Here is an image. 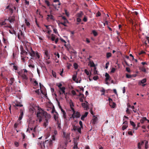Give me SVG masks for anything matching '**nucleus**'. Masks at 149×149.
<instances>
[{"label":"nucleus","instance_id":"1","mask_svg":"<svg viewBox=\"0 0 149 149\" xmlns=\"http://www.w3.org/2000/svg\"><path fill=\"white\" fill-rule=\"evenodd\" d=\"M32 110L36 113V111H37L36 115L37 117L38 118V120H39L40 122L42 120V118H45V121L44 122L43 126L45 127L47 125L48 123V119L51 118V115L50 114L47 113L46 112L42 110L41 108H40L38 106H36L34 104L32 105Z\"/></svg>","mask_w":149,"mask_h":149},{"label":"nucleus","instance_id":"2","mask_svg":"<svg viewBox=\"0 0 149 149\" xmlns=\"http://www.w3.org/2000/svg\"><path fill=\"white\" fill-rule=\"evenodd\" d=\"M56 139V138L54 136H53L52 139L47 140L43 142H41L38 143L39 146H40L41 148L43 149H44L46 147L48 148L49 146L51 147L53 145V141H54Z\"/></svg>","mask_w":149,"mask_h":149},{"label":"nucleus","instance_id":"3","mask_svg":"<svg viewBox=\"0 0 149 149\" xmlns=\"http://www.w3.org/2000/svg\"><path fill=\"white\" fill-rule=\"evenodd\" d=\"M31 51L29 52V54L31 56V59L34 60L38 59L40 58V54L38 52H35L30 47Z\"/></svg>","mask_w":149,"mask_h":149},{"label":"nucleus","instance_id":"4","mask_svg":"<svg viewBox=\"0 0 149 149\" xmlns=\"http://www.w3.org/2000/svg\"><path fill=\"white\" fill-rule=\"evenodd\" d=\"M72 110L73 111V114L70 118H72L74 119L75 118H79L80 117L81 115L79 112L76 111L74 109H72Z\"/></svg>","mask_w":149,"mask_h":149},{"label":"nucleus","instance_id":"5","mask_svg":"<svg viewBox=\"0 0 149 149\" xmlns=\"http://www.w3.org/2000/svg\"><path fill=\"white\" fill-rule=\"evenodd\" d=\"M17 37L18 39L21 40L24 38V35L21 30H19L17 34Z\"/></svg>","mask_w":149,"mask_h":149},{"label":"nucleus","instance_id":"6","mask_svg":"<svg viewBox=\"0 0 149 149\" xmlns=\"http://www.w3.org/2000/svg\"><path fill=\"white\" fill-rule=\"evenodd\" d=\"M5 27H8L10 29H12L11 30H9V33H11V34H14L16 36H17V33L16 31H15L14 29H13V28H12V26L10 25H9V26H5Z\"/></svg>","mask_w":149,"mask_h":149},{"label":"nucleus","instance_id":"7","mask_svg":"<svg viewBox=\"0 0 149 149\" xmlns=\"http://www.w3.org/2000/svg\"><path fill=\"white\" fill-rule=\"evenodd\" d=\"M54 2H58V4H53L52 5V6H53L55 10H58V8H59V6L61 5V3L59 2V0H54Z\"/></svg>","mask_w":149,"mask_h":149},{"label":"nucleus","instance_id":"8","mask_svg":"<svg viewBox=\"0 0 149 149\" xmlns=\"http://www.w3.org/2000/svg\"><path fill=\"white\" fill-rule=\"evenodd\" d=\"M7 20L11 24H13L15 20V17L14 15L10 16L8 18Z\"/></svg>","mask_w":149,"mask_h":149},{"label":"nucleus","instance_id":"9","mask_svg":"<svg viewBox=\"0 0 149 149\" xmlns=\"http://www.w3.org/2000/svg\"><path fill=\"white\" fill-rule=\"evenodd\" d=\"M60 90L59 91V92L60 95H61L63 93H64L65 95H66L67 94V93H65V88L64 87H63L62 88H60L59 89Z\"/></svg>","mask_w":149,"mask_h":149},{"label":"nucleus","instance_id":"10","mask_svg":"<svg viewBox=\"0 0 149 149\" xmlns=\"http://www.w3.org/2000/svg\"><path fill=\"white\" fill-rule=\"evenodd\" d=\"M88 103L86 102V103H82L81 105L82 107L84 108L86 110H87L89 109V107L88 105Z\"/></svg>","mask_w":149,"mask_h":149},{"label":"nucleus","instance_id":"11","mask_svg":"<svg viewBox=\"0 0 149 149\" xmlns=\"http://www.w3.org/2000/svg\"><path fill=\"white\" fill-rule=\"evenodd\" d=\"M20 115L19 116L18 120H22L23 116L24 113L23 112V110L22 109H20Z\"/></svg>","mask_w":149,"mask_h":149},{"label":"nucleus","instance_id":"12","mask_svg":"<svg viewBox=\"0 0 149 149\" xmlns=\"http://www.w3.org/2000/svg\"><path fill=\"white\" fill-rule=\"evenodd\" d=\"M7 20V19H5L4 20H0V27H1L2 26L6 24V21Z\"/></svg>","mask_w":149,"mask_h":149},{"label":"nucleus","instance_id":"13","mask_svg":"<svg viewBox=\"0 0 149 149\" xmlns=\"http://www.w3.org/2000/svg\"><path fill=\"white\" fill-rule=\"evenodd\" d=\"M21 49V54H22L24 55H27V52H26V51L24 50L22 48Z\"/></svg>","mask_w":149,"mask_h":149},{"label":"nucleus","instance_id":"14","mask_svg":"<svg viewBox=\"0 0 149 149\" xmlns=\"http://www.w3.org/2000/svg\"><path fill=\"white\" fill-rule=\"evenodd\" d=\"M47 19L48 20L49 19L52 20H54V16L51 14L48 15H47Z\"/></svg>","mask_w":149,"mask_h":149},{"label":"nucleus","instance_id":"15","mask_svg":"<svg viewBox=\"0 0 149 149\" xmlns=\"http://www.w3.org/2000/svg\"><path fill=\"white\" fill-rule=\"evenodd\" d=\"M20 76L23 79L25 80H27L28 79V77L25 74H22L20 75Z\"/></svg>","mask_w":149,"mask_h":149},{"label":"nucleus","instance_id":"16","mask_svg":"<svg viewBox=\"0 0 149 149\" xmlns=\"http://www.w3.org/2000/svg\"><path fill=\"white\" fill-rule=\"evenodd\" d=\"M73 149H79L77 146V141H74V146L73 147Z\"/></svg>","mask_w":149,"mask_h":149},{"label":"nucleus","instance_id":"17","mask_svg":"<svg viewBox=\"0 0 149 149\" xmlns=\"http://www.w3.org/2000/svg\"><path fill=\"white\" fill-rule=\"evenodd\" d=\"M83 15V13L82 11H80L79 13H77L76 16L77 18H80L81 17L82 15Z\"/></svg>","mask_w":149,"mask_h":149},{"label":"nucleus","instance_id":"18","mask_svg":"<svg viewBox=\"0 0 149 149\" xmlns=\"http://www.w3.org/2000/svg\"><path fill=\"white\" fill-rule=\"evenodd\" d=\"M105 76L106 77L105 79L106 81H107L110 79V77L108 73H106L105 74Z\"/></svg>","mask_w":149,"mask_h":149},{"label":"nucleus","instance_id":"19","mask_svg":"<svg viewBox=\"0 0 149 149\" xmlns=\"http://www.w3.org/2000/svg\"><path fill=\"white\" fill-rule=\"evenodd\" d=\"M88 113V112H86L84 115H82L81 118V120H84V118L87 116Z\"/></svg>","mask_w":149,"mask_h":149},{"label":"nucleus","instance_id":"20","mask_svg":"<svg viewBox=\"0 0 149 149\" xmlns=\"http://www.w3.org/2000/svg\"><path fill=\"white\" fill-rule=\"evenodd\" d=\"M146 81V78L143 79L142 80L139 81V84L141 85V84H144Z\"/></svg>","mask_w":149,"mask_h":149},{"label":"nucleus","instance_id":"21","mask_svg":"<svg viewBox=\"0 0 149 149\" xmlns=\"http://www.w3.org/2000/svg\"><path fill=\"white\" fill-rule=\"evenodd\" d=\"M56 114H54V118L56 121H57L58 122V114L56 112Z\"/></svg>","mask_w":149,"mask_h":149},{"label":"nucleus","instance_id":"22","mask_svg":"<svg viewBox=\"0 0 149 149\" xmlns=\"http://www.w3.org/2000/svg\"><path fill=\"white\" fill-rule=\"evenodd\" d=\"M14 106L19 107H22L23 106V105L22 104H21L20 103L17 102L15 103V105H14Z\"/></svg>","mask_w":149,"mask_h":149},{"label":"nucleus","instance_id":"23","mask_svg":"<svg viewBox=\"0 0 149 149\" xmlns=\"http://www.w3.org/2000/svg\"><path fill=\"white\" fill-rule=\"evenodd\" d=\"M70 107L71 110H72V109H74L73 107H74V105L73 104V102H72V101L71 100H70V101L69 102Z\"/></svg>","mask_w":149,"mask_h":149},{"label":"nucleus","instance_id":"24","mask_svg":"<svg viewBox=\"0 0 149 149\" xmlns=\"http://www.w3.org/2000/svg\"><path fill=\"white\" fill-rule=\"evenodd\" d=\"M89 63L90 65V66L91 67H95V64L92 61H90L89 62Z\"/></svg>","mask_w":149,"mask_h":149},{"label":"nucleus","instance_id":"25","mask_svg":"<svg viewBox=\"0 0 149 149\" xmlns=\"http://www.w3.org/2000/svg\"><path fill=\"white\" fill-rule=\"evenodd\" d=\"M146 120H147V118L146 117H143L141 120H140V122L141 123L143 124L144 121Z\"/></svg>","mask_w":149,"mask_h":149},{"label":"nucleus","instance_id":"26","mask_svg":"<svg viewBox=\"0 0 149 149\" xmlns=\"http://www.w3.org/2000/svg\"><path fill=\"white\" fill-rule=\"evenodd\" d=\"M15 81L14 79L13 78L11 77L10 79V84L12 85L13 84L14 82V81Z\"/></svg>","mask_w":149,"mask_h":149},{"label":"nucleus","instance_id":"27","mask_svg":"<svg viewBox=\"0 0 149 149\" xmlns=\"http://www.w3.org/2000/svg\"><path fill=\"white\" fill-rule=\"evenodd\" d=\"M93 74H98V72L96 70V67H95L93 69Z\"/></svg>","mask_w":149,"mask_h":149},{"label":"nucleus","instance_id":"28","mask_svg":"<svg viewBox=\"0 0 149 149\" xmlns=\"http://www.w3.org/2000/svg\"><path fill=\"white\" fill-rule=\"evenodd\" d=\"M111 54L110 52H108L107 53L106 57L107 58H109L111 56Z\"/></svg>","mask_w":149,"mask_h":149},{"label":"nucleus","instance_id":"29","mask_svg":"<svg viewBox=\"0 0 149 149\" xmlns=\"http://www.w3.org/2000/svg\"><path fill=\"white\" fill-rule=\"evenodd\" d=\"M50 136V134L49 132H48L45 134V139H47Z\"/></svg>","mask_w":149,"mask_h":149},{"label":"nucleus","instance_id":"30","mask_svg":"<svg viewBox=\"0 0 149 149\" xmlns=\"http://www.w3.org/2000/svg\"><path fill=\"white\" fill-rule=\"evenodd\" d=\"M145 141V148L146 149H147L148 148V141Z\"/></svg>","mask_w":149,"mask_h":149},{"label":"nucleus","instance_id":"31","mask_svg":"<svg viewBox=\"0 0 149 149\" xmlns=\"http://www.w3.org/2000/svg\"><path fill=\"white\" fill-rule=\"evenodd\" d=\"M92 33L95 36H96L97 35V33L95 30H93L92 31Z\"/></svg>","mask_w":149,"mask_h":149},{"label":"nucleus","instance_id":"32","mask_svg":"<svg viewBox=\"0 0 149 149\" xmlns=\"http://www.w3.org/2000/svg\"><path fill=\"white\" fill-rule=\"evenodd\" d=\"M130 123L131 125L133 126V127H135L136 125L133 122L130 121Z\"/></svg>","mask_w":149,"mask_h":149},{"label":"nucleus","instance_id":"33","mask_svg":"<svg viewBox=\"0 0 149 149\" xmlns=\"http://www.w3.org/2000/svg\"><path fill=\"white\" fill-rule=\"evenodd\" d=\"M76 75H74L73 76L72 78V79L74 81H75L76 82L77 81V80H76Z\"/></svg>","mask_w":149,"mask_h":149},{"label":"nucleus","instance_id":"34","mask_svg":"<svg viewBox=\"0 0 149 149\" xmlns=\"http://www.w3.org/2000/svg\"><path fill=\"white\" fill-rule=\"evenodd\" d=\"M74 67L75 69H77L78 68V64L77 63H75L73 64Z\"/></svg>","mask_w":149,"mask_h":149},{"label":"nucleus","instance_id":"35","mask_svg":"<svg viewBox=\"0 0 149 149\" xmlns=\"http://www.w3.org/2000/svg\"><path fill=\"white\" fill-rule=\"evenodd\" d=\"M93 123L94 124H95L96 123V122L97 120V118L96 117H95L93 119Z\"/></svg>","mask_w":149,"mask_h":149},{"label":"nucleus","instance_id":"36","mask_svg":"<svg viewBox=\"0 0 149 149\" xmlns=\"http://www.w3.org/2000/svg\"><path fill=\"white\" fill-rule=\"evenodd\" d=\"M55 35L52 34V36L51 38L52 41H54L55 40Z\"/></svg>","mask_w":149,"mask_h":149},{"label":"nucleus","instance_id":"37","mask_svg":"<svg viewBox=\"0 0 149 149\" xmlns=\"http://www.w3.org/2000/svg\"><path fill=\"white\" fill-rule=\"evenodd\" d=\"M25 21L26 25L28 26H29L30 25L29 22H28L27 20L26 19H25Z\"/></svg>","mask_w":149,"mask_h":149},{"label":"nucleus","instance_id":"38","mask_svg":"<svg viewBox=\"0 0 149 149\" xmlns=\"http://www.w3.org/2000/svg\"><path fill=\"white\" fill-rule=\"evenodd\" d=\"M128 127L127 125H123L122 127V129L123 130H124Z\"/></svg>","mask_w":149,"mask_h":149},{"label":"nucleus","instance_id":"39","mask_svg":"<svg viewBox=\"0 0 149 149\" xmlns=\"http://www.w3.org/2000/svg\"><path fill=\"white\" fill-rule=\"evenodd\" d=\"M33 84L34 86H38V84L36 81L35 80L33 83Z\"/></svg>","mask_w":149,"mask_h":149},{"label":"nucleus","instance_id":"40","mask_svg":"<svg viewBox=\"0 0 149 149\" xmlns=\"http://www.w3.org/2000/svg\"><path fill=\"white\" fill-rule=\"evenodd\" d=\"M141 71L143 72H146V68L144 67H142L141 68Z\"/></svg>","mask_w":149,"mask_h":149},{"label":"nucleus","instance_id":"41","mask_svg":"<svg viewBox=\"0 0 149 149\" xmlns=\"http://www.w3.org/2000/svg\"><path fill=\"white\" fill-rule=\"evenodd\" d=\"M45 2L47 6H50V4L49 3V2L47 0H45Z\"/></svg>","mask_w":149,"mask_h":149},{"label":"nucleus","instance_id":"42","mask_svg":"<svg viewBox=\"0 0 149 149\" xmlns=\"http://www.w3.org/2000/svg\"><path fill=\"white\" fill-rule=\"evenodd\" d=\"M111 106L113 108H114L116 106V104L114 102H111Z\"/></svg>","mask_w":149,"mask_h":149},{"label":"nucleus","instance_id":"43","mask_svg":"<svg viewBox=\"0 0 149 149\" xmlns=\"http://www.w3.org/2000/svg\"><path fill=\"white\" fill-rule=\"evenodd\" d=\"M29 67V68H35V65L33 64H32L31 63L28 65Z\"/></svg>","mask_w":149,"mask_h":149},{"label":"nucleus","instance_id":"44","mask_svg":"<svg viewBox=\"0 0 149 149\" xmlns=\"http://www.w3.org/2000/svg\"><path fill=\"white\" fill-rule=\"evenodd\" d=\"M57 124H58V127H57L58 129L59 130L60 129H61V124L58 123Z\"/></svg>","mask_w":149,"mask_h":149},{"label":"nucleus","instance_id":"45","mask_svg":"<svg viewBox=\"0 0 149 149\" xmlns=\"http://www.w3.org/2000/svg\"><path fill=\"white\" fill-rule=\"evenodd\" d=\"M45 54L46 55V56H48L49 55V53L48 51L47 50H46L45 52Z\"/></svg>","mask_w":149,"mask_h":149},{"label":"nucleus","instance_id":"46","mask_svg":"<svg viewBox=\"0 0 149 149\" xmlns=\"http://www.w3.org/2000/svg\"><path fill=\"white\" fill-rule=\"evenodd\" d=\"M99 78L97 76H94L93 77V79L94 80H96Z\"/></svg>","mask_w":149,"mask_h":149},{"label":"nucleus","instance_id":"47","mask_svg":"<svg viewBox=\"0 0 149 149\" xmlns=\"http://www.w3.org/2000/svg\"><path fill=\"white\" fill-rule=\"evenodd\" d=\"M116 70V69L114 68H112L111 69V73H114L115 70Z\"/></svg>","mask_w":149,"mask_h":149},{"label":"nucleus","instance_id":"48","mask_svg":"<svg viewBox=\"0 0 149 149\" xmlns=\"http://www.w3.org/2000/svg\"><path fill=\"white\" fill-rule=\"evenodd\" d=\"M101 14L100 13L99 11L97 12L96 14V17H98L100 16Z\"/></svg>","mask_w":149,"mask_h":149},{"label":"nucleus","instance_id":"49","mask_svg":"<svg viewBox=\"0 0 149 149\" xmlns=\"http://www.w3.org/2000/svg\"><path fill=\"white\" fill-rule=\"evenodd\" d=\"M29 130H33V128L32 127L28 128L26 130V132H30V131H29Z\"/></svg>","mask_w":149,"mask_h":149},{"label":"nucleus","instance_id":"50","mask_svg":"<svg viewBox=\"0 0 149 149\" xmlns=\"http://www.w3.org/2000/svg\"><path fill=\"white\" fill-rule=\"evenodd\" d=\"M14 144L16 147H18L19 146V143L17 141L15 142Z\"/></svg>","mask_w":149,"mask_h":149},{"label":"nucleus","instance_id":"51","mask_svg":"<svg viewBox=\"0 0 149 149\" xmlns=\"http://www.w3.org/2000/svg\"><path fill=\"white\" fill-rule=\"evenodd\" d=\"M63 117L65 119L66 118V112H64L63 113Z\"/></svg>","mask_w":149,"mask_h":149},{"label":"nucleus","instance_id":"52","mask_svg":"<svg viewBox=\"0 0 149 149\" xmlns=\"http://www.w3.org/2000/svg\"><path fill=\"white\" fill-rule=\"evenodd\" d=\"M52 74L53 76L56 78V74L55 72H54L53 71H52Z\"/></svg>","mask_w":149,"mask_h":149},{"label":"nucleus","instance_id":"53","mask_svg":"<svg viewBox=\"0 0 149 149\" xmlns=\"http://www.w3.org/2000/svg\"><path fill=\"white\" fill-rule=\"evenodd\" d=\"M13 69L15 70H17L18 67L16 65H13Z\"/></svg>","mask_w":149,"mask_h":149},{"label":"nucleus","instance_id":"54","mask_svg":"<svg viewBox=\"0 0 149 149\" xmlns=\"http://www.w3.org/2000/svg\"><path fill=\"white\" fill-rule=\"evenodd\" d=\"M84 72L87 75H89V72L87 69H86L84 70Z\"/></svg>","mask_w":149,"mask_h":149},{"label":"nucleus","instance_id":"55","mask_svg":"<svg viewBox=\"0 0 149 149\" xmlns=\"http://www.w3.org/2000/svg\"><path fill=\"white\" fill-rule=\"evenodd\" d=\"M71 93L73 95H76V93L75 91L74 90L72 91Z\"/></svg>","mask_w":149,"mask_h":149},{"label":"nucleus","instance_id":"56","mask_svg":"<svg viewBox=\"0 0 149 149\" xmlns=\"http://www.w3.org/2000/svg\"><path fill=\"white\" fill-rule=\"evenodd\" d=\"M54 134H53L52 135V136L51 137V138H52V136H55V135L57 134V131L56 130H55L54 131Z\"/></svg>","mask_w":149,"mask_h":149},{"label":"nucleus","instance_id":"57","mask_svg":"<svg viewBox=\"0 0 149 149\" xmlns=\"http://www.w3.org/2000/svg\"><path fill=\"white\" fill-rule=\"evenodd\" d=\"M77 128H78V127L77 126H74H74L73 127V130L74 131H76L77 130Z\"/></svg>","mask_w":149,"mask_h":149},{"label":"nucleus","instance_id":"58","mask_svg":"<svg viewBox=\"0 0 149 149\" xmlns=\"http://www.w3.org/2000/svg\"><path fill=\"white\" fill-rule=\"evenodd\" d=\"M83 20L84 22H86L87 21V18L86 17L84 16Z\"/></svg>","mask_w":149,"mask_h":149},{"label":"nucleus","instance_id":"59","mask_svg":"<svg viewBox=\"0 0 149 149\" xmlns=\"http://www.w3.org/2000/svg\"><path fill=\"white\" fill-rule=\"evenodd\" d=\"M108 100L109 102V105H110V106H111V102H112V100L111 98H109L108 99Z\"/></svg>","mask_w":149,"mask_h":149},{"label":"nucleus","instance_id":"60","mask_svg":"<svg viewBox=\"0 0 149 149\" xmlns=\"http://www.w3.org/2000/svg\"><path fill=\"white\" fill-rule=\"evenodd\" d=\"M9 10L10 13H11V15L13 13V10L12 8H9Z\"/></svg>","mask_w":149,"mask_h":149},{"label":"nucleus","instance_id":"61","mask_svg":"<svg viewBox=\"0 0 149 149\" xmlns=\"http://www.w3.org/2000/svg\"><path fill=\"white\" fill-rule=\"evenodd\" d=\"M79 124L80 126V127H81V128H83V124H82V122L81 121H79Z\"/></svg>","mask_w":149,"mask_h":149},{"label":"nucleus","instance_id":"62","mask_svg":"<svg viewBox=\"0 0 149 149\" xmlns=\"http://www.w3.org/2000/svg\"><path fill=\"white\" fill-rule=\"evenodd\" d=\"M53 31H54V33H55L56 34L58 33L57 31V30L56 29H55V28L54 29H53Z\"/></svg>","mask_w":149,"mask_h":149},{"label":"nucleus","instance_id":"63","mask_svg":"<svg viewBox=\"0 0 149 149\" xmlns=\"http://www.w3.org/2000/svg\"><path fill=\"white\" fill-rule=\"evenodd\" d=\"M101 92H102L103 93L102 94V95H104V93L105 92V90L104 89H102L101 91Z\"/></svg>","mask_w":149,"mask_h":149},{"label":"nucleus","instance_id":"64","mask_svg":"<svg viewBox=\"0 0 149 149\" xmlns=\"http://www.w3.org/2000/svg\"><path fill=\"white\" fill-rule=\"evenodd\" d=\"M126 77L127 78H130L131 77V76L130 74H126Z\"/></svg>","mask_w":149,"mask_h":149}]
</instances>
